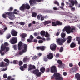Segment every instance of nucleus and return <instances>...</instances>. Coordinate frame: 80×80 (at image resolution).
<instances>
[{"label":"nucleus","mask_w":80,"mask_h":80,"mask_svg":"<svg viewBox=\"0 0 80 80\" xmlns=\"http://www.w3.org/2000/svg\"><path fill=\"white\" fill-rule=\"evenodd\" d=\"M76 41H79L80 40V38L78 37H77L76 38Z\"/></svg>","instance_id":"obj_53"},{"label":"nucleus","mask_w":80,"mask_h":80,"mask_svg":"<svg viewBox=\"0 0 80 80\" xmlns=\"http://www.w3.org/2000/svg\"><path fill=\"white\" fill-rule=\"evenodd\" d=\"M23 67L24 68H27V64H25L23 65Z\"/></svg>","instance_id":"obj_48"},{"label":"nucleus","mask_w":80,"mask_h":80,"mask_svg":"<svg viewBox=\"0 0 80 80\" xmlns=\"http://www.w3.org/2000/svg\"><path fill=\"white\" fill-rule=\"evenodd\" d=\"M74 72H75V68H71L70 71V72L71 73H73Z\"/></svg>","instance_id":"obj_28"},{"label":"nucleus","mask_w":80,"mask_h":80,"mask_svg":"<svg viewBox=\"0 0 80 80\" xmlns=\"http://www.w3.org/2000/svg\"><path fill=\"white\" fill-rule=\"evenodd\" d=\"M29 60L30 58L26 57L23 59V61L24 63H26L27 62H29Z\"/></svg>","instance_id":"obj_20"},{"label":"nucleus","mask_w":80,"mask_h":80,"mask_svg":"<svg viewBox=\"0 0 80 80\" xmlns=\"http://www.w3.org/2000/svg\"><path fill=\"white\" fill-rule=\"evenodd\" d=\"M11 34L12 36L16 37V36L17 35V34H18V32H17V31L14 29H13L11 31Z\"/></svg>","instance_id":"obj_16"},{"label":"nucleus","mask_w":80,"mask_h":80,"mask_svg":"<svg viewBox=\"0 0 80 80\" xmlns=\"http://www.w3.org/2000/svg\"><path fill=\"white\" fill-rule=\"evenodd\" d=\"M43 23L44 25H48L49 23H51V21H46L43 22Z\"/></svg>","instance_id":"obj_25"},{"label":"nucleus","mask_w":80,"mask_h":80,"mask_svg":"<svg viewBox=\"0 0 80 80\" xmlns=\"http://www.w3.org/2000/svg\"><path fill=\"white\" fill-rule=\"evenodd\" d=\"M53 10H58L56 7H53Z\"/></svg>","instance_id":"obj_59"},{"label":"nucleus","mask_w":80,"mask_h":80,"mask_svg":"<svg viewBox=\"0 0 80 80\" xmlns=\"http://www.w3.org/2000/svg\"><path fill=\"white\" fill-rule=\"evenodd\" d=\"M22 48L23 49L22 50V52H25L27 51L28 45L25 44H24L22 46Z\"/></svg>","instance_id":"obj_10"},{"label":"nucleus","mask_w":80,"mask_h":80,"mask_svg":"<svg viewBox=\"0 0 80 80\" xmlns=\"http://www.w3.org/2000/svg\"><path fill=\"white\" fill-rule=\"evenodd\" d=\"M10 37H11V34H8L6 36L7 38V39H9Z\"/></svg>","instance_id":"obj_35"},{"label":"nucleus","mask_w":80,"mask_h":80,"mask_svg":"<svg viewBox=\"0 0 80 80\" xmlns=\"http://www.w3.org/2000/svg\"><path fill=\"white\" fill-rule=\"evenodd\" d=\"M66 41H67V38H65L63 39L58 38L56 42L59 45H63V43Z\"/></svg>","instance_id":"obj_4"},{"label":"nucleus","mask_w":80,"mask_h":80,"mask_svg":"<svg viewBox=\"0 0 80 80\" xmlns=\"http://www.w3.org/2000/svg\"><path fill=\"white\" fill-rule=\"evenodd\" d=\"M58 63L59 64V65H58V67H62V65L63 64V62L62 61H61L60 60H58Z\"/></svg>","instance_id":"obj_24"},{"label":"nucleus","mask_w":80,"mask_h":80,"mask_svg":"<svg viewBox=\"0 0 80 80\" xmlns=\"http://www.w3.org/2000/svg\"><path fill=\"white\" fill-rule=\"evenodd\" d=\"M40 71L42 73H43L45 72V68L44 67H42L40 68Z\"/></svg>","instance_id":"obj_27"},{"label":"nucleus","mask_w":80,"mask_h":80,"mask_svg":"<svg viewBox=\"0 0 80 80\" xmlns=\"http://www.w3.org/2000/svg\"><path fill=\"white\" fill-rule=\"evenodd\" d=\"M51 72L54 73H57V68L55 66H53L50 68Z\"/></svg>","instance_id":"obj_9"},{"label":"nucleus","mask_w":80,"mask_h":80,"mask_svg":"<svg viewBox=\"0 0 80 80\" xmlns=\"http://www.w3.org/2000/svg\"><path fill=\"white\" fill-rule=\"evenodd\" d=\"M10 42L11 44L16 43L17 42V39L15 38H13L10 40Z\"/></svg>","instance_id":"obj_14"},{"label":"nucleus","mask_w":80,"mask_h":80,"mask_svg":"<svg viewBox=\"0 0 80 80\" xmlns=\"http://www.w3.org/2000/svg\"><path fill=\"white\" fill-rule=\"evenodd\" d=\"M29 38L30 39L32 40L34 38L33 37V36H32V35H31L29 37Z\"/></svg>","instance_id":"obj_52"},{"label":"nucleus","mask_w":80,"mask_h":80,"mask_svg":"<svg viewBox=\"0 0 80 80\" xmlns=\"http://www.w3.org/2000/svg\"><path fill=\"white\" fill-rule=\"evenodd\" d=\"M37 15V14L35 12H33L32 13V17H36Z\"/></svg>","instance_id":"obj_31"},{"label":"nucleus","mask_w":80,"mask_h":80,"mask_svg":"<svg viewBox=\"0 0 80 80\" xmlns=\"http://www.w3.org/2000/svg\"><path fill=\"white\" fill-rule=\"evenodd\" d=\"M44 0H30L29 1V3L31 6H34L35 4H36L37 2L40 3L41 2H43Z\"/></svg>","instance_id":"obj_5"},{"label":"nucleus","mask_w":80,"mask_h":80,"mask_svg":"<svg viewBox=\"0 0 80 80\" xmlns=\"http://www.w3.org/2000/svg\"><path fill=\"white\" fill-rule=\"evenodd\" d=\"M75 78L77 80H80V74L77 73L75 75Z\"/></svg>","instance_id":"obj_19"},{"label":"nucleus","mask_w":80,"mask_h":80,"mask_svg":"<svg viewBox=\"0 0 80 80\" xmlns=\"http://www.w3.org/2000/svg\"><path fill=\"white\" fill-rule=\"evenodd\" d=\"M23 53H24L23 52H22V51H19L18 52L19 55H21L23 54Z\"/></svg>","instance_id":"obj_51"},{"label":"nucleus","mask_w":80,"mask_h":80,"mask_svg":"<svg viewBox=\"0 0 80 80\" xmlns=\"http://www.w3.org/2000/svg\"><path fill=\"white\" fill-rule=\"evenodd\" d=\"M6 14L8 15L9 18L10 19V20H14V19L16 18L15 16V15L12 12H6Z\"/></svg>","instance_id":"obj_6"},{"label":"nucleus","mask_w":80,"mask_h":80,"mask_svg":"<svg viewBox=\"0 0 80 80\" xmlns=\"http://www.w3.org/2000/svg\"><path fill=\"white\" fill-rule=\"evenodd\" d=\"M11 78H12V77H11V76H8V80H10V79H11Z\"/></svg>","instance_id":"obj_64"},{"label":"nucleus","mask_w":80,"mask_h":80,"mask_svg":"<svg viewBox=\"0 0 80 80\" xmlns=\"http://www.w3.org/2000/svg\"><path fill=\"white\" fill-rule=\"evenodd\" d=\"M52 26H57V25H62V22L59 21H57L56 22H52Z\"/></svg>","instance_id":"obj_7"},{"label":"nucleus","mask_w":80,"mask_h":80,"mask_svg":"<svg viewBox=\"0 0 80 80\" xmlns=\"http://www.w3.org/2000/svg\"><path fill=\"white\" fill-rule=\"evenodd\" d=\"M72 37L70 36H69L68 37V41H67V42L68 43H70L71 42H72Z\"/></svg>","instance_id":"obj_21"},{"label":"nucleus","mask_w":80,"mask_h":80,"mask_svg":"<svg viewBox=\"0 0 80 80\" xmlns=\"http://www.w3.org/2000/svg\"><path fill=\"white\" fill-rule=\"evenodd\" d=\"M21 37H22V38L24 39L25 37H26L27 36V34L25 33H22L21 35Z\"/></svg>","instance_id":"obj_26"},{"label":"nucleus","mask_w":80,"mask_h":80,"mask_svg":"<svg viewBox=\"0 0 80 80\" xmlns=\"http://www.w3.org/2000/svg\"><path fill=\"white\" fill-rule=\"evenodd\" d=\"M3 32H4V31H3V29H2L0 30V35H3Z\"/></svg>","instance_id":"obj_39"},{"label":"nucleus","mask_w":80,"mask_h":80,"mask_svg":"<svg viewBox=\"0 0 80 80\" xmlns=\"http://www.w3.org/2000/svg\"><path fill=\"white\" fill-rule=\"evenodd\" d=\"M61 38H65V36H66V34H65V33L64 32H62L61 34Z\"/></svg>","instance_id":"obj_29"},{"label":"nucleus","mask_w":80,"mask_h":80,"mask_svg":"<svg viewBox=\"0 0 80 80\" xmlns=\"http://www.w3.org/2000/svg\"><path fill=\"white\" fill-rule=\"evenodd\" d=\"M27 42H29V43H31L32 42V40L30 39H27Z\"/></svg>","instance_id":"obj_49"},{"label":"nucleus","mask_w":80,"mask_h":80,"mask_svg":"<svg viewBox=\"0 0 80 80\" xmlns=\"http://www.w3.org/2000/svg\"><path fill=\"white\" fill-rule=\"evenodd\" d=\"M47 57L49 60H51L53 58V54L51 52H49L48 55H47Z\"/></svg>","instance_id":"obj_13"},{"label":"nucleus","mask_w":80,"mask_h":80,"mask_svg":"<svg viewBox=\"0 0 80 80\" xmlns=\"http://www.w3.org/2000/svg\"><path fill=\"white\" fill-rule=\"evenodd\" d=\"M76 46V44H75V42L72 43L70 45V47L71 48H75V47Z\"/></svg>","instance_id":"obj_22"},{"label":"nucleus","mask_w":80,"mask_h":80,"mask_svg":"<svg viewBox=\"0 0 80 80\" xmlns=\"http://www.w3.org/2000/svg\"><path fill=\"white\" fill-rule=\"evenodd\" d=\"M54 4L57 5V6H59V3L57 1H55V2H54Z\"/></svg>","instance_id":"obj_36"},{"label":"nucleus","mask_w":80,"mask_h":80,"mask_svg":"<svg viewBox=\"0 0 80 80\" xmlns=\"http://www.w3.org/2000/svg\"><path fill=\"white\" fill-rule=\"evenodd\" d=\"M33 73L35 74L37 77H40L42 73L41 72H39V70L36 69L33 71Z\"/></svg>","instance_id":"obj_8"},{"label":"nucleus","mask_w":80,"mask_h":80,"mask_svg":"<svg viewBox=\"0 0 80 80\" xmlns=\"http://www.w3.org/2000/svg\"><path fill=\"white\" fill-rule=\"evenodd\" d=\"M30 8V5L28 3L23 4L19 8V9L21 11H24L25 9L29 10Z\"/></svg>","instance_id":"obj_3"},{"label":"nucleus","mask_w":80,"mask_h":80,"mask_svg":"<svg viewBox=\"0 0 80 80\" xmlns=\"http://www.w3.org/2000/svg\"><path fill=\"white\" fill-rule=\"evenodd\" d=\"M19 50H21L23 48V43L20 41L18 44Z\"/></svg>","instance_id":"obj_17"},{"label":"nucleus","mask_w":80,"mask_h":80,"mask_svg":"<svg viewBox=\"0 0 80 80\" xmlns=\"http://www.w3.org/2000/svg\"><path fill=\"white\" fill-rule=\"evenodd\" d=\"M35 69V66H32L31 64L29 65V68H28V70H33Z\"/></svg>","instance_id":"obj_18"},{"label":"nucleus","mask_w":80,"mask_h":80,"mask_svg":"<svg viewBox=\"0 0 80 80\" xmlns=\"http://www.w3.org/2000/svg\"><path fill=\"white\" fill-rule=\"evenodd\" d=\"M51 79H55L56 80H63V77L60 76V74L58 72L54 73L53 76H51Z\"/></svg>","instance_id":"obj_2"},{"label":"nucleus","mask_w":80,"mask_h":80,"mask_svg":"<svg viewBox=\"0 0 80 80\" xmlns=\"http://www.w3.org/2000/svg\"><path fill=\"white\" fill-rule=\"evenodd\" d=\"M17 45H14L13 46V47L14 48V50H17Z\"/></svg>","instance_id":"obj_55"},{"label":"nucleus","mask_w":80,"mask_h":80,"mask_svg":"<svg viewBox=\"0 0 80 80\" xmlns=\"http://www.w3.org/2000/svg\"><path fill=\"white\" fill-rule=\"evenodd\" d=\"M63 51V47H61L59 49L60 52H62Z\"/></svg>","instance_id":"obj_40"},{"label":"nucleus","mask_w":80,"mask_h":80,"mask_svg":"<svg viewBox=\"0 0 80 80\" xmlns=\"http://www.w3.org/2000/svg\"><path fill=\"white\" fill-rule=\"evenodd\" d=\"M23 65V62L21 61H20L19 62V66H21Z\"/></svg>","instance_id":"obj_45"},{"label":"nucleus","mask_w":80,"mask_h":80,"mask_svg":"<svg viewBox=\"0 0 80 80\" xmlns=\"http://www.w3.org/2000/svg\"><path fill=\"white\" fill-rule=\"evenodd\" d=\"M34 36H38V33L36 32H35L34 33Z\"/></svg>","instance_id":"obj_60"},{"label":"nucleus","mask_w":80,"mask_h":80,"mask_svg":"<svg viewBox=\"0 0 80 80\" xmlns=\"http://www.w3.org/2000/svg\"><path fill=\"white\" fill-rule=\"evenodd\" d=\"M44 16L42 17V16L41 17V21H43V20H44Z\"/></svg>","instance_id":"obj_54"},{"label":"nucleus","mask_w":80,"mask_h":80,"mask_svg":"<svg viewBox=\"0 0 80 80\" xmlns=\"http://www.w3.org/2000/svg\"><path fill=\"white\" fill-rule=\"evenodd\" d=\"M48 59H47V57H44L43 58V60H44L45 62H47V61H48Z\"/></svg>","instance_id":"obj_44"},{"label":"nucleus","mask_w":80,"mask_h":80,"mask_svg":"<svg viewBox=\"0 0 80 80\" xmlns=\"http://www.w3.org/2000/svg\"><path fill=\"white\" fill-rule=\"evenodd\" d=\"M7 15H8V14H7V13H6L5 14H3L2 15V17L4 19H6L7 17Z\"/></svg>","instance_id":"obj_30"},{"label":"nucleus","mask_w":80,"mask_h":80,"mask_svg":"<svg viewBox=\"0 0 80 80\" xmlns=\"http://www.w3.org/2000/svg\"><path fill=\"white\" fill-rule=\"evenodd\" d=\"M5 49H6V52H8L9 50V48L6 47Z\"/></svg>","instance_id":"obj_63"},{"label":"nucleus","mask_w":80,"mask_h":80,"mask_svg":"<svg viewBox=\"0 0 80 80\" xmlns=\"http://www.w3.org/2000/svg\"><path fill=\"white\" fill-rule=\"evenodd\" d=\"M42 16V15H41L40 14L39 15H38L37 16V18L38 20H40V17H41Z\"/></svg>","instance_id":"obj_34"},{"label":"nucleus","mask_w":80,"mask_h":80,"mask_svg":"<svg viewBox=\"0 0 80 80\" xmlns=\"http://www.w3.org/2000/svg\"><path fill=\"white\" fill-rule=\"evenodd\" d=\"M4 62H7L8 63H9V62H10L9 60L7 58L4 59Z\"/></svg>","instance_id":"obj_37"},{"label":"nucleus","mask_w":80,"mask_h":80,"mask_svg":"<svg viewBox=\"0 0 80 80\" xmlns=\"http://www.w3.org/2000/svg\"><path fill=\"white\" fill-rule=\"evenodd\" d=\"M19 25H21L23 26V25H25V22H21L19 23Z\"/></svg>","instance_id":"obj_42"},{"label":"nucleus","mask_w":80,"mask_h":80,"mask_svg":"<svg viewBox=\"0 0 80 80\" xmlns=\"http://www.w3.org/2000/svg\"><path fill=\"white\" fill-rule=\"evenodd\" d=\"M64 29L67 33L68 34H69L71 32L73 33V32L75 31L76 30L75 26H71V27L70 26L65 27Z\"/></svg>","instance_id":"obj_1"},{"label":"nucleus","mask_w":80,"mask_h":80,"mask_svg":"<svg viewBox=\"0 0 80 80\" xmlns=\"http://www.w3.org/2000/svg\"><path fill=\"white\" fill-rule=\"evenodd\" d=\"M7 65V63H5V62H2L0 63V67H4V66H6Z\"/></svg>","instance_id":"obj_23"},{"label":"nucleus","mask_w":80,"mask_h":80,"mask_svg":"<svg viewBox=\"0 0 80 80\" xmlns=\"http://www.w3.org/2000/svg\"><path fill=\"white\" fill-rule=\"evenodd\" d=\"M46 72H50V68H48L46 69Z\"/></svg>","instance_id":"obj_58"},{"label":"nucleus","mask_w":80,"mask_h":80,"mask_svg":"<svg viewBox=\"0 0 80 80\" xmlns=\"http://www.w3.org/2000/svg\"><path fill=\"white\" fill-rule=\"evenodd\" d=\"M13 10V8L12 7H10L9 8V9H8V11L9 12H11V11H12Z\"/></svg>","instance_id":"obj_41"},{"label":"nucleus","mask_w":80,"mask_h":80,"mask_svg":"<svg viewBox=\"0 0 80 80\" xmlns=\"http://www.w3.org/2000/svg\"><path fill=\"white\" fill-rule=\"evenodd\" d=\"M63 75H64V76H66V75H67V73L66 72H64L63 73Z\"/></svg>","instance_id":"obj_61"},{"label":"nucleus","mask_w":80,"mask_h":80,"mask_svg":"<svg viewBox=\"0 0 80 80\" xmlns=\"http://www.w3.org/2000/svg\"><path fill=\"white\" fill-rule=\"evenodd\" d=\"M71 10L72 12H74L75 10V7H71Z\"/></svg>","instance_id":"obj_47"},{"label":"nucleus","mask_w":80,"mask_h":80,"mask_svg":"<svg viewBox=\"0 0 80 80\" xmlns=\"http://www.w3.org/2000/svg\"><path fill=\"white\" fill-rule=\"evenodd\" d=\"M20 69L22 71H24L25 70V68L23 67V66H21L20 67Z\"/></svg>","instance_id":"obj_38"},{"label":"nucleus","mask_w":80,"mask_h":80,"mask_svg":"<svg viewBox=\"0 0 80 80\" xmlns=\"http://www.w3.org/2000/svg\"><path fill=\"white\" fill-rule=\"evenodd\" d=\"M45 47L41 46H40V50L42 51H43V50H45Z\"/></svg>","instance_id":"obj_33"},{"label":"nucleus","mask_w":80,"mask_h":80,"mask_svg":"<svg viewBox=\"0 0 80 80\" xmlns=\"http://www.w3.org/2000/svg\"><path fill=\"white\" fill-rule=\"evenodd\" d=\"M45 37H50V35L48 34V32H46V35L45 34Z\"/></svg>","instance_id":"obj_46"},{"label":"nucleus","mask_w":80,"mask_h":80,"mask_svg":"<svg viewBox=\"0 0 80 80\" xmlns=\"http://www.w3.org/2000/svg\"><path fill=\"white\" fill-rule=\"evenodd\" d=\"M7 70V68H2L1 71H5L6 70Z\"/></svg>","instance_id":"obj_56"},{"label":"nucleus","mask_w":80,"mask_h":80,"mask_svg":"<svg viewBox=\"0 0 80 80\" xmlns=\"http://www.w3.org/2000/svg\"><path fill=\"white\" fill-rule=\"evenodd\" d=\"M43 42V41L42 40H40L38 41V43H42Z\"/></svg>","instance_id":"obj_57"},{"label":"nucleus","mask_w":80,"mask_h":80,"mask_svg":"<svg viewBox=\"0 0 80 80\" xmlns=\"http://www.w3.org/2000/svg\"><path fill=\"white\" fill-rule=\"evenodd\" d=\"M8 44L7 42H5L4 44H2L1 47V48L2 51H4V50H5L6 48V46H8Z\"/></svg>","instance_id":"obj_11"},{"label":"nucleus","mask_w":80,"mask_h":80,"mask_svg":"<svg viewBox=\"0 0 80 80\" xmlns=\"http://www.w3.org/2000/svg\"><path fill=\"white\" fill-rule=\"evenodd\" d=\"M3 77L4 78H7V74H5L3 75Z\"/></svg>","instance_id":"obj_50"},{"label":"nucleus","mask_w":80,"mask_h":80,"mask_svg":"<svg viewBox=\"0 0 80 80\" xmlns=\"http://www.w3.org/2000/svg\"><path fill=\"white\" fill-rule=\"evenodd\" d=\"M57 48V45L55 44H53L50 46V48L52 51H55Z\"/></svg>","instance_id":"obj_15"},{"label":"nucleus","mask_w":80,"mask_h":80,"mask_svg":"<svg viewBox=\"0 0 80 80\" xmlns=\"http://www.w3.org/2000/svg\"><path fill=\"white\" fill-rule=\"evenodd\" d=\"M40 34L41 35H43V36H45V31H42L41 32Z\"/></svg>","instance_id":"obj_32"},{"label":"nucleus","mask_w":80,"mask_h":80,"mask_svg":"<svg viewBox=\"0 0 80 80\" xmlns=\"http://www.w3.org/2000/svg\"><path fill=\"white\" fill-rule=\"evenodd\" d=\"M18 63V61L17 60H14L13 61V63L14 64H17Z\"/></svg>","instance_id":"obj_43"},{"label":"nucleus","mask_w":80,"mask_h":80,"mask_svg":"<svg viewBox=\"0 0 80 80\" xmlns=\"http://www.w3.org/2000/svg\"><path fill=\"white\" fill-rule=\"evenodd\" d=\"M69 2L72 3V5L69 6V7H73L74 6V4H77L78 3V2L76 0L74 2V1L73 0H69Z\"/></svg>","instance_id":"obj_12"},{"label":"nucleus","mask_w":80,"mask_h":80,"mask_svg":"<svg viewBox=\"0 0 80 80\" xmlns=\"http://www.w3.org/2000/svg\"><path fill=\"white\" fill-rule=\"evenodd\" d=\"M69 65L70 67H73V64L72 63H70Z\"/></svg>","instance_id":"obj_62"}]
</instances>
